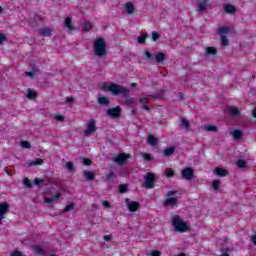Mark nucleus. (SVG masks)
I'll use <instances>...</instances> for the list:
<instances>
[{
  "label": "nucleus",
  "instance_id": "obj_19",
  "mask_svg": "<svg viewBox=\"0 0 256 256\" xmlns=\"http://www.w3.org/2000/svg\"><path fill=\"white\" fill-rule=\"evenodd\" d=\"M217 55V48L209 46L206 48L205 57H211Z\"/></svg>",
  "mask_w": 256,
  "mask_h": 256
},
{
  "label": "nucleus",
  "instance_id": "obj_21",
  "mask_svg": "<svg viewBox=\"0 0 256 256\" xmlns=\"http://www.w3.org/2000/svg\"><path fill=\"white\" fill-rule=\"evenodd\" d=\"M83 175L86 179V181H95V173L92 171H84Z\"/></svg>",
  "mask_w": 256,
  "mask_h": 256
},
{
  "label": "nucleus",
  "instance_id": "obj_36",
  "mask_svg": "<svg viewBox=\"0 0 256 256\" xmlns=\"http://www.w3.org/2000/svg\"><path fill=\"white\" fill-rule=\"evenodd\" d=\"M44 161L41 158H36L35 160L28 163L29 167H33L35 165H43Z\"/></svg>",
  "mask_w": 256,
  "mask_h": 256
},
{
  "label": "nucleus",
  "instance_id": "obj_55",
  "mask_svg": "<svg viewBox=\"0 0 256 256\" xmlns=\"http://www.w3.org/2000/svg\"><path fill=\"white\" fill-rule=\"evenodd\" d=\"M139 103H141V105H147V103H149V100H147V98H140Z\"/></svg>",
  "mask_w": 256,
  "mask_h": 256
},
{
  "label": "nucleus",
  "instance_id": "obj_14",
  "mask_svg": "<svg viewBox=\"0 0 256 256\" xmlns=\"http://www.w3.org/2000/svg\"><path fill=\"white\" fill-rule=\"evenodd\" d=\"M214 175H216V177H227V175H229V171L221 167H216L214 169Z\"/></svg>",
  "mask_w": 256,
  "mask_h": 256
},
{
  "label": "nucleus",
  "instance_id": "obj_48",
  "mask_svg": "<svg viewBox=\"0 0 256 256\" xmlns=\"http://www.w3.org/2000/svg\"><path fill=\"white\" fill-rule=\"evenodd\" d=\"M134 104H135V98H128L124 102V105H134Z\"/></svg>",
  "mask_w": 256,
  "mask_h": 256
},
{
  "label": "nucleus",
  "instance_id": "obj_11",
  "mask_svg": "<svg viewBox=\"0 0 256 256\" xmlns=\"http://www.w3.org/2000/svg\"><path fill=\"white\" fill-rule=\"evenodd\" d=\"M129 157H130L129 155L125 153H121L114 158V161L117 165L123 166L127 163V159H129Z\"/></svg>",
  "mask_w": 256,
  "mask_h": 256
},
{
  "label": "nucleus",
  "instance_id": "obj_46",
  "mask_svg": "<svg viewBox=\"0 0 256 256\" xmlns=\"http://www.w3.org/2000/svg\"><path fill=\"white\" fill-rule=\"evenodd\" d=\"M21 147H23V149H31V143H29V141H22Z\"/></svg>",
  "mask_w": 256,
  "mask_h": 256
},
{
  "label": "nucleus",
  "instance_id": "obj_1",
  "mask_svg": "<svg viewBox=\"0 0 256 256\" xmlns=\"http://www.w3.org/2000/svg\"><path fill=\"white\" fill-rule=\"evenodd\" d=\"M101 89L102 91L112 93L115 96L122 95V97H129V89L117 83H104Z\"/></svg>",
  "mask_w": 256,
  "mask_h": 256
},
{
  "label": "nucleus",
  "instance_id": "obj_28",
  "mask_svg": "<svg viewBox=\"0 0 256 256\" xmlns=\"http://www.w3.org/2000/svg\"><path fill=\"white\" fill-rule=\"evenodd\" d=\"M177 198H167L164 202L165 207H171V205H177Z\"/></svg>",
  "mask_w": 256,
  "mask_h": 256
},
{
  "label": "nucleus",
  "instance_id": "obj_7",
  "mask_svg": "<svg viewBox=\"0 0 256 256\" xmlns=\"http://www.w3.org/2000/svg\"><path fill=\"white\" fill-rule=\"evenodd\" d=\"M43 18L39 14H35L32 19H30V26L32 29H37L38 27H41L43 25Z\"/></svg>",
  "mask_w": 256,
  "mask_h": 256
},
{
  "label": "nucleus",
  "instance_id": "obj_25",
  "mask_svg": "<svg viewBox=\"0 0 256 256\" xmlns=\"http://www.w3.org/2000/svg\"><path fill=\"white\" fill-rule=\"evenodd\" d=\"M231 135L234 137V139L239 140L243 139V131L236 129L231 132Z\"/></svg>",
  "mask_w": 256,
  "mask_h": 256
},
{
  "label": "nucleus",
  "instance_id": "obj_63",
  "mask_svg": "<svg viewBox=\"0 0 256 256\" xmlns=\"http://www.w3.org/2000/svg\"><path fill=\"white\" fill-rule=\"evenodd\" d=\"M112 237L109 235L104 236V241H111Z\"/></svg>",
  "mask_w": 256,
  "mask_h": 256
},
{
  "label": "nucleus",
  "instance_id": "obj_12",
  "mask_svg": "<svg viewBox=\"0 0 256 256\" xmlns=\"http://www.w3.org/2000/svg\"><path fill=\"white\" fill-rule=\"evenodd\" d=\"M193 173H194V170L191 167H187L183 169L181 172L182 179H185L186 181H191V179H193Z\"/></svg>",
  "mask_w": 256,
  "mask_h": 256
},
{
  "label": "nucleus",
  "instance_id": "obj_20",
  "mask_svg": "<svg viewBox=\"0 0 256 256\" xmlns=\"http://www.w3.org/2000/svg\"><path fill=\"white\" fill-rule=\"evenodd\" d=\"M228 113L232 115V117H239V115H241V111L237 107H229Z\"/></svg>",
  "mask_w": 256,
  "mask_h": 256
},
{
  "label": "nucleus",
  "instance_id": "obj_31",
  "mask_svg": "<svg viewBox=\"0 0 256 256\" xmlns=\"http://www.w3.org/2000/svg\"><path fill=\"white\" fill-rule=\"evenodd\" d=\"M180 126L183 127V129H189L191 127V123L189 122V120L181 118Z\"/></svg>",
  "mask_w": 256,
  "mask_h": 256
},
{
  "label": "nucleus",
  "instance_id": "obj_10",
  "mask_svg": "<svg viewBox=\"0 0 256 256\" xmlns=\"http://www.w3.org/2000/svg\"><path fill=\"white\" fill-rule=\"evenodd\" d=\"M126 205L128 207V211L131 213H135V211H138L141 207V204L137 201H129V198L126 199Z\"/></svg>",
  "mask_w": 256,
  "mask_h": 256
},
{
  "label": "nucleus",
  "instance_id": "obj_43",
  "mask_svg": "<svg viewBox=\"0 0 256 256\" xmlns=\"http://www.w3.org/2000/svg\"><path fill=\"white\" fill-rule=\"evenodd\" d=\"M164 173L166 177H175V171L171 168H167Z\"/></svg>",
  "mask_w": 256,
  "mask_h": 256
},
{
  "label": "nucleus",
  "instance_id": "obj_30",
  "mask_svg": "<svg viewBox=\"0 0 256 256\" xmlns=\"http://www.w3.org/2000/svg\"><path fill=\"white\" fill-rule=\"evenodd\" d=\"M212 187L215 191V193H219L220 191V187H221V180L216 179L212 182Z\"/></svg>",
  "mask_w": 256,
  "mask_h": 256
},
{
  "label": "nucleus",
  "instance_id": "obj_49",
  "mask_svg": "<svg viewBox=\"0 0 256 256\" xmlns=\"http://www.w3.org/2000/svg\"><path fill=\"white\" fill-rule=\"evenodd\" d=\"M66 169H68L69 171H74L75 166L73 165V162H67L66 163Z\"/></svg>",
  "mask_w": 256,
  "mask_h": 256
},
{
  "label": "nucleus",
  "instance_id": "obj_24",
  "mask_svg": "<svg viewBox=\"0 0 256 256\" xmlns=\"http://www.w3.org/2000/svg\"><path fill=\"white\" fill-rule=\"evenodd\" d=\"M173 153H175V146L168 147L163 150L164 157H171V155H173Z\"/></svg>",
  "mask_w": 256,
  "mask_h": 256
},
{
  "label": "nucleus",
  "instance_id": "obj_47",
  "mask_svg": "<svg viewBox=\"0 0 256 256\" xmlns=\"http://www.w3.org/2000/svg\"><path fill=\"white\" fill-rule=\"evenodd\" d=\"M160 38H161V34H159L156 31L152 32V41H158V39Z\"/></svg>",
  "mask_w": 256,
  "mask_h": 256
},
{
  "label": "nucleus",
  "instance_id": "obj_53",
  "mask_svg": "<svg viewBox=\"0 0 256 256\" xmlns=\"http://www.w3.org/2000/svg\"><path fill=\"white\" fill-rule=\"evenodd\" d=\"M150 255L151 256H161V251H159V250H152Z\"/></svg>",
  "mask_w": 256,
  "mask_h": 256
},
{
  "label": "nucleus",
  "instance_id": "obj_62",
  "mask_svg": "<svg viewBox=\"0 0 256 256\" xmlns=\"http://www.w3.org/2000/svg\"><path fill=\"white\" fill-rule=\"evenodd\" d=\"M34 75H35V72H33V71L26 72L27 77H33Z\"/></svg>",
  "mask_w": 256,
  "mask_h": 256
},
{
  "label": "nucleus",
  "instance_id": "obj_44",
  "mask_svg": "<svg viewBox=\"0 0 256 256\" xmlns=\"http://www.w3.org/2000/svg\"><path fill=\"white\" fill-rule=\"evenodd\" d=\"M23 185H25V187H27L28 189H31V187H33V183H31L28 178L23 179Z\"/></svg>",
  "mask_w": 256,
  "mask_h": 256
},
{
  "label": "nucleus",
  "instance_id": "obj_42",
  "mask_svg": "<svg viewBox=\"0 0 256 256\" xmlns=\"http://www.w3.org/2000/svg\"><path fill=\"white\" fill-rule=\"evenodd\" d=\"M164 93L163 92H160L158 94H153V95H149L148 97L152 98V99H158V100H161L163 99L164 97Z\"/></svg>",
  "mask_w": 256,
  "mask_h": 256
},
{
  "label": "nucleus",
  "instance_id": "obj_56",
  "mask_svg": "<svg viewBox=\"0 0 256 256\" xmlns=\"http://www.w3.org/2000/svg\"><path fill=\"white\" fill-rule=\"evenodd\" d=\"M11 256H23V253H21V251H19V250H15V251L11 254Z\"/></svg>",
  "mask_w": 256,
  "mask_h": 256
},
{
  "label": "nucleus",
  "instance_id": "obj_23",
  "mask_svg": "<svg viewBox=\"0 0 256 256\" xmlns=\"http://www.w3.org/2000/svg\"><path fill=\"white\" fill-rule=\"evenodd\" d=\"M125 9H126V13H128V15H133V13L135 11V6L131 2H127L125 5Z\"/></svg>",
  "mask_w": 256,
  "mask_h": 256
},
{
  "label": "nucleus",
  "instance_id": "obj_39",
  "mask_svg": "<svg viewBox=\"0 0 256 256\" xmlns=\"http://www.w3.org/2000/svg\"><path fill=\"white\" fill-rule=\"evenodd\" d=\"M105 181H111L112 183L115 182V172L110 171L106 177H105Z\"/></svg>",
  "mask_w": 256,
  "mask_h": 256
},
{
  "label": "nucleus",
  "instance_id": "obj_40",
  "mask_svg": "<svg viewBox=\"0 0 256 256\" xmlns=\"http://www.w3.org/2000/svg\"><path fill=\"white\" fill-rule=\"evenodd\" d=\"M127 191H129V184L119 185V193L120 194L127 193Z\"/></svg>",
  "mask_w": 256,
  "mask_h": 256
},
{
  "label": "nucleus",
  "instance_id": "obj_37",
  "mask_svg": "<svg viewBox=\"0 0 256 256\" xmlns=\"http://www.w3.org/2000/svg\"><path fill=\"white\" fill-rule=\"evenodd\" d=\"M147 37H149V34H142L138 36L137 41L140 45H145V41H147Z\"/></svg>",
  "mask_w": 256,
  "mask_h": 256
},
{
  "label": "nucleus",
  "instance_id": "obj_3",
  "mask_svg": "<svg viewBox=\"0 0 256 256\" xmlns=\"http://www.w3.org/2000/svg\"><path fill=\"white\" fill-rule=\"evenodd\" d=\"M172 225L175 231H178L180 233H185L189 231V226L185 223V221L181 220V216L179 215L173 216Z\"/></svg>",
  "mask_w": 256,
  "mask_h": 256
},
{
  "label": "nucleus",
  "instance_id": "obj_54",
  "mask_svg": "<svg viewBox=\"0 0 256 256\" xmlns=\"http://www.w3.org/2000/svg\"><path fill=\"white\" fill-rule=\"evenodd\" d=\"M55 119H56V121L63 122V121H65V116H63V115H56Z\"/></svg>",
  "mask_w": 256,
  "mask_h": 256
},
{
  "label": "nucleus",
  "instance_id": "obj_45",
  "mask_svg": "<svg viewBox=\"0 0 256 256\" xmlns=\"http://www.w3.org/2000/svg\"><path fill=\"white\" fill-rule=\"evenodd\" d=\"M142 158L144 159V161H153V157H151V154L149 153H142Z\"/></svg>",
  "mask_w": 256,
  "mask_h": 256
},
{
  "label": "nucleus",
  "instance_id": "obj_6",
  "mask_svg": "<svg viewBox=\"0 0 256 256\" xmlns=\"http://www.w3.org/2000/svg\"><path fill=\"white\" fill-rule=\"evenodd\" d=\"M121 113H123L121 107L117 106L115 108H109L106 112V115H108V117H111L112 119H119V117H121Z\"/></svg>",
  "mask_w": 256,
  "mask_h": 256
},
{
  "label": "nucleus",
  "instance_id": "obj_35",
  "mask_svg": "<svg viewBox=\"0 0 256 256\" xmlns=\"http://www.w3.org/2000/svg\"><path fill=\"white\" fill-rule=\"evenodd\" d=\"M26 97L27 99H37V92L29 88Z\"/></svg>",
  "mask_w": 256,
  "mask_h": 256
},
{
  "label": "nucleus",
  "instance_id": "obj_15",
  "mask_svg": "<svg viewBox=\"0 0 256 256\" xmlns=\"http://www.w3.org/2000/svg\"><path fill=\"white\" fill-rule=\"evenodd\" d=\"M203 130L207 131L209 133H217V131H219V128L216 125H213V124H205L203 126Z\"/></svg>",
  "mask_w": 256,
  "mask_h": 256
},
{
  "label": "nucleus",
  "instance_id": "obj_32",
  "mask_svg": "<svg viewBox=\"0 0 256 256\" xmlns=\"http://www.w3.org/2000/svg\"><path fill=\"white\" fill-rule=\"evenodd\" d=\"M144 55L150 63H155V57L151 54V51L145 50Z\"/></svg>",
  "mask_w": 256,
  "mask_h": 256
},
{
  "label": "nucleus",
  "instance_id": "obj_59",
  "mask_svg": "<svg viewBox=\"0 0 256 256\" xmlns=\"http://www.w3.org/2000/svg\"><path fill=\"white\" fill-rule=\"evenodd\" d=\"M173 195H177V191H168L167 197H173Z\"/></svg>",
  "mask_w": 256,
  "mask_h": 256
},
{
  "label": "nucleus",
  "instance_id": "obj_5",
  "mask_svg": "<svg viewBox=\"0 0 256 256\" xmlns=\"http://www.w3.org/2000/svg\"><path fill=\"white\" fill-rule=\"evenodd\" d=\"M143 187L146 189H153L155 187V175H153V173H147L144 176Z\"/></svg>",
  "mask_w": 256,
  "mask_h": 256
},
{
  "label": "nucleus",
  "instance_id": "obj_51",
  "mask_svg": "<svg viewBox=\"0 0 256 256\" xmlns=\"http://www.w3.org/2000/svg\"><path fill=\"white\" fill-rule=\"evenodd\" d=\"M102 205H103V207H106V209H111V202H109L107 200H103Z\"/></svg>",
  "mask_w": 256,
  "mask_h": 256
},
{
  "label": "nucleus",
  "instance_id": "obj_16",
  "mask_svg": "<svg viewBox=\"0 0 256 256\" xmlns=\"http://www.w3.org/2000/svg\"><path fill=\"white\" fill-rule=\"evenodd\" d=\"M64 27H67L68 31H75V26H73V18L67 17L64 20Z\"/></svg>",
  "mask_w": 256,
  "mask_h": 256
},
{
  "label": "nucleus",
  "instance_id": "obj_18",
  "mask_svg": "<svg viewBox=\"0 0 256 256\" xmlns=\"http://www.w3.org/2000/svg\"><path fill=\"white\" fill-rule=\"evenodd\" d=\"M61 197V193L57 192L54 197H46L44 198V203H47L48 205H51V203H55V201H59V198Z\"/></svg>",
  "mask_w": 256,
  "mask_h": 256
},
{
  "label": "nucleus",
  "instance_id": "obj_26",
  "mask_svg": "<svg viewBox=\"0 0 256 256\" xmlns=\"http://www.w3.org/2000/svg\"><path fill=\"white\" fill-rule=\"evenodd\" d=\"M197 11H198V13H203V12L207 11V0H204L203 2H200L198 4Z\"/></svg>",
  "mask_w": 256,
  "mask_h": 256
},
{
  "label": "nucleus",
  "instance_id": "obj_34",
  "mask_svg": "<svg viewBox=\"0 0 256 256\" xmlns=\"http://www.w3.org/2000/svg\"><path fill=\"white\" fill-rule=\"evenodd\" d=\"M236 165H237L238 169H245V168H247V161H245L243 159H238L236 162Z\"/></svg>",
  "mask_w": 256,
  "mask_h": 256
},
{
  "label": "nucleus",
  "instance_id": "obj_17",
  "mask_svg": "<svg viewBox=\"0 0 256 256\" xmlns=\"http://www.w3.org/2000/svg\"><path fill=\"white\" fill-rule=\"evenodd\" d=\"M165 59H167V55L164 52H158L155 55L154 63H163V61H165Z\"/></svg>",
  "mask_w": 256,
  "mask_h": 256
},
{
  "label": "nucleus",
  "instance_id": "obj_13",
  "mask_svg": "<svg viewBox=\"0 0 256 256\" xmlns=\"http://www.w3.org/2000/svg\"><path fill=\"white\" fill-rule=\"evenodd\" d=\"M37 31L39 35H42V37H51V35H53V29L49 27L38 28Z\"/></svg>",
  "mask_w": 256,
  "mask_h": 256
},
{
  "label": "nucleus",
  "instance_id": "obj_2",
  "mask_svg": "<svg viewBox=\"0 0 256 256\" xmlns=\"http://www.w3.org/2000/svg\"><path fill=\"white\" fill-rule=\"evenodd\" d=\"M94 54L96 57H105L107 55V43L105 39L99 37L94 40Z\"/></svg>",
  "mask_w": 256,
  "mask_h": 256
},
{
  "label": "nucleus",
  "instance_id": "obj_27",
  "mask_svg": "<svg viewBox=\"0 0 256 256\" xmlns=\"http://www.w3.org/2000/svg\"><path fill=\"white\" fill-rule=\"evenodd\" d=\"M224 11L226 13H229L230 15H233V13H235L237 11V8L231 4H227L225 7H224Z\"/></svg>",
  "mask_w": 256,
  "mask_h": 256
},
{
  "label": "nucleus",
  "instance_id": "obj_9",
  "mask_svg": "<svg viewBox=\"0 0 256 256\" xmlns=\"http://www.w3.org/2000/svg\"><path fill=\"white\" fill-rule=\"evenodd\" d=\"M9 209H11V206L7 202L0 203V225L1 221L5 219V216L9 213Z\"/></svg>",
  "mask_w": 256,
  "mask_h": 256
},
{
  "label": "nucleus",
  "instance_id": "obj_64",
  "mask_svg": "<svg viewBox=\"0 0 256 256\" xmlns=\"http://www.w3.org/2000/svg\"><path fill=\"white\" fill-rule=\"evenodd\" d=\"M252 243H253L254 245H256V235H253V236H252Z\"/></svg>",
  "mask_w": 256,
  "mask_h": 256
},
{
  "label": "nucleus",
  "instance_id": "obj_52",
  "mask_svg": "<svg viewBox=\"0 0 256 256\" xmlns=\"http://www.w3.org/2000/svg\"><path fill=\"white\" fill-rule=\"evenodd\" d=\"M41 183H43V180L39 178L34 179V185H36L37 187H41Z\"/></svg>",
  "mask_w": 256,
  "mask_h": 256
},
{
  "label": "nucleus",
  "instance_id": "obj_57",
  "mask_svg": "<svg viewBox=\"0 0 256 256\" xmlns=\"http://www.w3.org/2000/svg\"><path fill=\"white\" fill-rule=\"evenodd\" d=\"M4 41H7V36H5V34L0 33V44L3 43Z\"/></svg>",
  "mask_w": 256,
  "mask_h": 256
},
{
  "label": "nucleus",
  "instance_id": "obj_38",
  "mask_svg": "<svg viewBox=\"0 0 256 256\" xmlns=\"http://www.w3.org/2000/svg\"><path fill=\"white\" fill-rule=\"evenodd\" d=\"M83 31L88 32L93 29V24L91 22L87 21L82 24Z\"/></svg>",
  "mask_w": 256,
  "mask_h": 256
},
{
  "label": "nucleus",
  "instance_id": "obj_22",
  "mask_svg": "<svg viewBox=\"0 0 256 256\" xmlns=\"http://www.w3.org/2000/svg\"><path fill=\"white\" fill-rule=\"evenodd\" d=\"M147 143H148V145H151L152 147H156L158 141H157V138H155V136L149 134L147 136Z\"/></svg>",
  "mask_w": 256,
  "mask_h": 256
},
{
  "label": "nucleus",
  "instance_id": "obj_41",
  "mask_svg": "<svg viewBox=\"0 0 256 256\" xmlns=\"http://www.w3.org/2000/svg\"><path fill=\"white\" fill-rule=\"evenodd\" d=\"M73 209H75V203L72 202L70 204H68L65 208H64V213H69V211H73Z\"/></svg>",
  "mask_w": 256,
  "mask_h": 256
},
{
  "label": "nucleus",
  "instance_id": "obj_58",
  "mask_svg": "<svg viewBox=\"0 0 256 256\" xmlns=\"http://www.w3.org/2000/svg\"><path fill=\"white\" fill-rule=\"evenodd\" d=\"M178 97V101H183L185 99V97L183 96V94L181 92L176 94Z\"/></svg>",
  "mask_w": 256,
  "mask_h": 256
},
{
  "label": "nucleus",
  "instance_id": "obj_29",
  "mask_svg": "<svg viewBox=\"0 0 256 256\" xmlns=\"http://www.w3.org/2000/svg\"><path fill=\"white\" fill-rule=\"evenodd\" d=\"M98 103L99 105H105V107H107L110 103V100L105 96H98Z\"/></svg>",
  "mask_w": 256,
  "mask_h": 256
},
{
  "label": "nucleus",
  "instance_id": "obj_33",
  "mask_svg": "<svg viewBox=\"0 0 256 256\" xmlns=\"http://www.w3.org/2000/svg\"><path fill=\"white\" fill-rule=\"evenodd\" d=\"M32 251H34L35 255H43V247L39 245L32 246Z\"/></svg>",
  "mask_w": 256,
  "mask_h": 256
},
{
  "label": "nucleus",
  "instance_id": "obj_50",
  "mask_svg": "<svg viewBox=\"0 0 256 256\" xmlns=\"http://www.w3.org/2000/svg\"><path fill=\"white\" fill-rule=\"evenodd\" d=\"M83 165H86V166L93 165V161H91V159L89 158H84Z\"/></svg>",
  "mask_w": 256,
  "mask_h": 256
},
{
  "label": "nucleus",
  "instance_id": "obj_8",
  "mask_svg": "<svg viewBox=\"0 0 256 256\" xmlns=\"http://www.w3.org/2000/svg\"><path fill=\"white\" fill-rule=\"evenodd\" d=\"M95 123H96L95 119H92L87 124V129L84 131V135L86 137H90V135H93V133L97 131V126L95 125Z\"/></svg>",
  "mask_w": 256,
  "mask_h": 256
},
{
  "label": "nucleus",
  "instance_id": "obj_61",
  "mask_svg": "<svg viewBox=\"0 0 256 256\" xmlns=\"http://www.w3.org/2000/svg\"><path fill=\"white\" fill-rule=\"evenodd\" d=\"M141 108L144 109V111H151V108L147 106V104L142 105Z\"/></svg>",
  "mask_w": 256,
  "mask_h": 256
},
{
  "label": "nucleus",
  "instance_id": "obj_60",
  "mask_svg": "<svg viewBox=\"0 0 256 256\" xmlns=\"http://www.w3.org/2000/svg\"><path fill=\"white\" fill-rule=\"evenodd\" d=\"M75 101V98L73 97H66V103H73Z\"/></svg>",
  "mask_w": 256,
  "mask_h": 256
},
{
  "label": "nucleus",
  "instance_id": "obj_4",
  "mask_svg": "<svg viewBox=\"0 0 256 256\" xmlns=\"http://www.w3.org/2000/svg\"><path fill=\"white\" fill-rule=\"evenodd\" d=\"M231 28L229 26L220 27L218 30L219 35L221 36V45L222 47H227L229 45V39L225 35H229Z\"/></svg>",
  "mask_w": 256,
  "mask_h": 256
}]
</instances>
